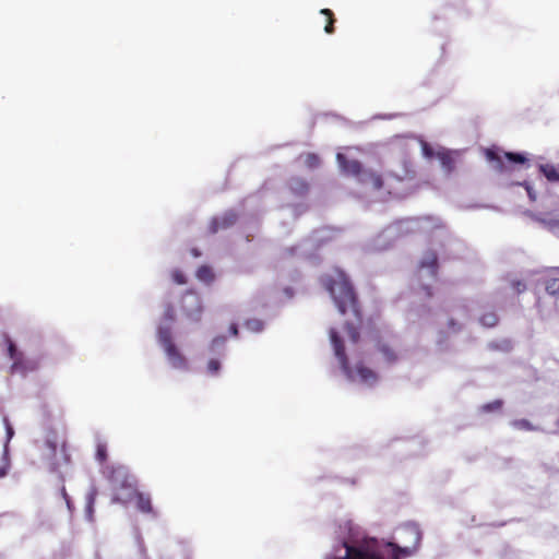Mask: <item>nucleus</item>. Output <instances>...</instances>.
I'll list each match as a JSON object with an SVG mask.
<instances>
[{"label": "nucleus", "instance_id": "nucleus-17", "mask_svg": "<svg viewBox=\"0 0 559 559\" xmlns=\"http://www.w3.org/2000/svg\"><path fill=\"white\" fill-rule=\"evenodd\" d=\"M195 276L199 281L210 284L214 281L215 275L211 266L201 265L195 273Z\"/></svg>", "mask_w": 559, "mask_h": 559}, {"label": "nucleus", "instance_id": "nucleus-33", "mask_svg": "<svg viewBox=\"0 0 559 559\" xmlns=\"http://www.w3.org/2000/svg\"><path fill=\"white\" fill-rule=\"evenodd\" d=\"M3 425L5 427L7 438H8V441H9L13 437L14 430H13V427L11 426V424L9 421V418L7 416L3 417Z\"/></svg>", "mask_w": 559, "mask_h": 559}, {"label": "nucleus", "instance_id": "nucleus-43", "mask_svg": "<svg viewBox=\"0 0 559 559\" xmlns=\"http://www.w3.org/2000/svg\"><path fill=\"white\" fill-rule=\"evenodd\" d=\"M295 250H296V248H294V247L293 248H288V249L285 250V254L292 255V254H294Z\"/></svg>", "mask_w": 559, "mask_h": 559}, {"label": "nucleus", "instance_id": "nucleus-12", "mask_svg": "<svg viewBox=\"0 0 559 559\" xmlns=\"http://www.w3.org/2000/svg\"><path fill=\"white\" fill-rule=\"evenodd\" d=\"M545 289L550 295L559 294V267L551 270L544 281Z\"/></svg>", "mask_w": 559, "mask_h": 559}, {"label": "nucleus", "instance_id": "nucleus-8", "mask_svg": "<svg viewBox=\"0 0 559 559\" xmlns=\"http://www.w3.org/2000/svg\"><path fill=\"white\" fill-rule=\"evenodd\" d=\"M238 214L235 211H227L219 217H214L210 224V231L216 234L221 229H227L236 224Z\"/></svg>", "mask_w": 559, "mask_h": 559}, {"label": "nucleus", "instance_id": "nucleus-38", "mask_svg": "<svg viewBox=\"0 0 559 559\" xmlns=\"http://www.w3.org/2000/svg\"><path fill=\"white\" fill-rule=\"evenodd\" d=\"M9 472V463L5 462L2 466H0V478L5 477Z\"/></svg>", "mask_w": 559, "mask_h": 559}, {"label": "nucleus", "instance_id": "nucleus-36", "mask_svg": "<svg viewBox=\"0 0 559 559\" xmlns=\"http://www.w3.org/2000/svg\"><path fill=\"white\" fill-rule=\"evenodd\" d=\"M46 445L51 453H53V454L56 453V451H57V442L56 441L48 439L46 441Z\"/></svg>", "mask_w": 559, "mask_h": 559}, {"label": "nucleus", "instance_id": "nucleus-19", "mask_svg": "<svg viewBox=\"0 0 559 559\" xmlns=\"http://www.w3.org/2000/svg\"><path fill=\"white\" fill-rule=\"evenodd\" d=\"M539 170L548 181H559V171L552 165H540Z\"/></svg>", "mask_w": 559, "mask_h": 559}, {"label": "nucleus", "instance_id": "nucleus-6", "mask_svg": "<svg viewBox=\"0 0 559 559\" xmlns=\"http://www.w3.org/2000/svg\"><path fill=\"white\" fill-rule=\"evenodd\" d=\"M180 309L187 319L199 322L203 311L199 294L193 290H187L181 297Z\"/></svg>", "mask_w": 559, "mask_h": 559}, {"label": "nucleus", "instance_id": "nucleus-1", "mask_svg": "<svg viewBox=\"0 0 559 559\" xmlns=\"http://www.w3.org/2000/svg\"><path fill=\"white\" fill-rule=\"evenodd\" d=\"M321 284L329 292L335 306L342 314L352 311L358 322L361 321V311L356 292L344 271L335 269L321 277Z\"/></svg>", "mask_w": 559, "mask_h": 559}, {"label": "nucleus", "instance_id": "nucleus-21", "mask_svg": "<svg viewBox=\"0 0 559 559\" xmlns=\"http://www.w3.org/2000/svg\"><path fill=\"white\" fill-rule=\"evenodd\" d=\"M320 13L326 17V24L324 26L325 33L333 34L335 23L334 13L330 9H322Z\"/></svg>", "mask_w": 559, "mask_h": 559}, {"label": "nucleus", "instance_id": "nucleus-11", "mask_svg": "<svg viewBox=\"0 0 559 559\" xmlns=\"http://www.w3.org/2000/svg\"><path fill=\"white\" fill-rule=\"evenodd\" d=\"M167 358L171 366L176 369H187V359L179 352L176 345H169L168 348L165 349Z\"/></svg>", "mask_w": 559, "mask_h": 559}, {"label": "nucleus", "instance_id": "nucleus-28", "mask_svg": "<svg viewBox=\"0 0 559 559\" xmlns=\"http://www.w3.org/2000/svg\"><path fill=\"white\" fill-rule=\"evenodd\" d=\"M171 278H173V281H174L176 284H178V285H183V284H186V283H187V277H186V275L183 274V272H182V271H180V270H174V271L171 272Z\"/></svg>", "mask_w": 559, "mask_h": 559}, {"label": "nucleus", "instance_id": "nucleus-10", "mask_svg": "<svg viewBox=\"0 0 559 559\" xmlns=\"http://www.w3.org/2000/svg\"><path fill=\"white\" fill-rule=\"evenodd\" d=\"M132 497L135 499L136 509L142 513L155 515L151 496L148 493L138 491L134 488L132 489Z\"/></svg>", "mask_w": 559, "mask_h": 559}, {"label": "nucleus", "instance_id": "nucleus-47", "mask_svg": "<svg viewBox=\"0 0 559 559\" xmlns=\"http://www.w3.org/2000/svg\"><path fill=\"white\" fill-rule=\"evenodd\" d=\"M112 501H114V502H121V499H120V498H118V497H114V498H112Z\"/></svg>", "mask_w": 559, "mask_h": 559}, {"label": "nucleus", "instance_id": "nucleus-18", "mask_svg": "<svg viewBox=\"0 0 559 559\" xmlns=\"http://www.w3.org/2000/svg\"><path fill=\"white\" fill-rule=\"evenodd\" d=\"M158 341L163 346L164 350L168 348L169 345H175V343L173 342L171 331L169 328H159Z\"/></svg>", "mask_w": 559, "mask_h": 559}, {"label": "nucleus", "instance_id": "nucleus-2", "mask_svg": "<svg viewBox=\"0 0 559 559\" xmlns=\"http://www.w3.org/2000/svg\"><path fill=\"white\" fill-rule=\"evenodd\" d=\"M330 338L334 348L335 356L337 357L343 372L349 380L359 379L362 383L373 385L377 383L378 373L371 368L367 367L362 361L356 364L353 368L349 366L347 355L342 338L335 329L330 330Z\"/></svg>", "mask_w": 559, "mask_h": 559}, {"label": "nucleus", "instance_id": "nucleus-7", "mask_svg": "<svg viewBox=\"0 0 559 559\" xmlns=\"http://www.w3.org/2000/svg\"><path fill=\"white\" fill-rule=\"evenodd\" d=\"M108 480L114 488H134L133 477L129 474L128 469L123 466H112L108 472Z\"/></svg>", "mask_w": 559, "mask_h": 559}, {"label": "nucleus", "instance_id": "nucleus-42", "mask_svg": "<svg viewBox=\"0 0 559 559\" xmlns=\"http://www.w3.org/2000/svg\"><path fill=\"white\" fill-rule=\"evenodd\" d=\"M526 190H527V193H528L531 200H535V195H534L532 189L528 186H526Z\"/></svg>", "mask_w": 559, "mask_h": 559}, {"label": "nucleus", "instance_id": "nucleus-27", "mask_svg": "<svg viewBox=\"0 0 559 559\" xmlns=\"http://www.w3.org/2000/svg\"><path fill=\"white\" fill-rule=\"evenodd\" d=\"M504 156L509 162L516 164H524L527 160V158L521 153L508 152Z\"/></svg>", "mask_w": 559, "mask_h": 559}, {"label": "nucleus", "instance_id": "nucleus-9", "mask_svg": "<svg viewBox=\"0 0 559 559\" xmlns=\"http://www.w3.org/2000/svg\"><path fill=\"white\" fill-rule=\"evenodd\" d=\"M337 162L340 164L341 169L347 174L352 175L356 178L359 177V175L362 171V165L357 159H349L344 154L338 153L337 154Z\"/></svg>", "mask_w": 559, "mask_h": 559}, {"label": "nucleus", "instance_id": "nucleus-25", "mask_svg": "<svg viewBox=\"0 0 559 559\" xmlns=\"http://www.w3.org/2000/svg\"><path fill=\"white\" fill-rule=\"evenodd\" d=\"M512 426L519 430L533 431L537 428L534 427L527 419H516L512 421Z\"/></svg>", "mask_w": 559, "mask_h": 559}, {"label": "nucleus", "instance_id": "nucleus-29", "mask_svg": "<svg viewBox=\"0 0 559 559\" xmlns=\"http://www.w3.org/2000/svg\"><path fill=\"white\" fill-rule=\"evenodd\" d=\"M246 326L253 332H260L263 329V322L258 319H252L246 322Z\"/></svg>", "mask_w": 559, "mask_h": 559}, {"label": "nucleus", "instance_id": "nucleus-45", "mask_svg": "<svg viewBox=\"0 0 559 559\" xmlns=\"http://www.w3.org/2000/svg\"><path fill=\"white\" fill-rule=\"evenodd\" d=\"M285 293L287 294L288 297L293 296V290L290 288H286Z\"/></svg>", "mask_w": 559, "mask_h": 559}, {"label": "nucleus", "instance_id": "nucleus-20", "mask_svg": "<svg viewBox=\"0 0 559 559\" xmlns=\"http://www.w3.org/2000/svg\"><path fill=\"white\" fill-rule=\"evenodd\" d=\"M96 490L95 489H92L87 497H86V508H85V512H86V516L90 521H93V513H94V504H95V500H96Z\"/></svg>", "mask_w": 559, "mask_h": 559}, {"label": "nucleus", "instance_id": "nucleus-14", "mask_svg": "<svg viewBox=\"0 0 559 559\" xmlns=\"http://www.w3.org/2000/svg\"><path fill=\"white\" fill-rule=\"evenodd\" d=\"M421 269H429L432 276L438 272V255L435 251H428L420 261Z\"/></svg>", "mask_w": 559, "mask_h": 559}, {"label": "nucleus", "instance_id": "nucleus-35", "mask_svg": "<svg viewBox=\"0 0 559 559\" xmlns=\"http://www.w3.org/2000/svg\"><path fill=\"white\" fill-rule=\"evenodd\" d=\"M487 157L489 160H495V162L501 163V157L493 151L488 150Z\"/></svg>", "mask_w": 559, "mask_h": 559}, {"label": "nucleus", "instance_id": "nucleus-40", "mask_svg": "<svg viewBox=\"0 0 559 559\" xmlns=\"http://www.w3.org/2000/svg\"><path fill=\"white\" fill-rule=\"evenodd\" d=\"M165 316L167 319L169 320H174L175 319V316H174V309L171 306L168 307V309L166 310L165 312Z\"/></svg>", "mask_w": 559, "mask_h": 559}, {"label": "nucleus", "instance_id": "nucleus-34", "mask_svg": "<svg viewBox=\"0 0 559 559\" xmlns=\"http://www.w3.org/2000/svg\"><path fill=\"white\" fill-rule=\"evenodd\" d=\"M448 326L453 332H459L461 330V324H459L454 319H450L448 321Z\"/></svg>", "mask_w": 559, "mask_h": 559}, {"label": "nucleus", "instance_id": "nucleus-49", "mask_svg": "<svg viewBox=\"0 0 559 559\" xmlns=\"http://www.w3.org/2000/svg\"><path fill=\"white\" fill-rule=\"evenodd\" d=\"M557 426L559 427V419H558Z\"/></svg>", "mask_w": 559, "mask_h": 559}, {"label": "nucleus", "instance_id": "nucleus-3", "mask_svg": "<svg viewBox=\"0 0 559 559\" xmlns=\"http://www.w3.org/2000/svg\"><path fill=\"white\" fill-rule=\"evenodd\" d=\"M415 175L416 173L412 162L408 159H403L401 173H395L391 170L386 173L383 178L380 174L376 171L362 169L357 180L361 185L370 187L374 190H380L382 188H388L390 190L394 182H401L404 180L413 179L415 178Z\"/></svg>", "mask_w": 559, "mask_h": 559}, {"label": "nucleus", "instance_id": "nucleus-15", "mask_svg": "<svg viewBox=\"0 0 559 559\" xmlns=\"http://www.w3.org/2000/svg\"><path fill=\"white\" fill-rule=\"evenodd\" d=\"M289 188L294 193L298 195H304L308 192L309 185L305 179L294 177L289 180Z\"/></svg>", "mask_w": 559, "mask_h": 559}, {"label": "nucleus", "instance_id": "nucleus-39", "mask_svg": "<svg viewBox=\"0 0 559 559\" xmlns=\"http://www.w3.org/2000/svg\"><path fill=\"white\" fill-rule=\"evenodd\" d=\"M61 493H62L63 499L67 502L68 508L71 509L70 498H69L64 487L61 488Z\"/></svg>", "mask_w": 559, "mask_h": 559}, {"label": "nucleus", "instance_id": "nucleus-13", "mask_svg": "<svg viewBox=\"0 0 559 559\" xmlns=\"http://www.w3.org/2000/svg\"><path fill=\"white\" fill-rule=\"evenodd\" d=\"M437 157L447 174H451L455 169V158L450 151H440L437 153Z\"/></svg>", "mask_w": 559, "mask_h": 559}, {"label": "nucleus", "instance_id": "nucleus-37", "mask_svg": "<svg viewBox=\"0 0 559 559\" xmlns=\"http://www.w3.org/2000/svg\"><path fill=\"white\" fill-rule=\"evenodd\" d=\"M61 452H62V455H63L64 463L66 464L70 463V455L67 452V448H66V443L64 442L61 445Z\"/></svg>", "mask_w": 559, "mask_h": 559}, {"label": "nucleus", "instance_id": "nucleus-44", "mask_svg": "<svg viewBox=\"0 0 559 559\" xmlns=\"http://www.w3.org/2000/svg\"><path fill=\"white\" fill-rule=\"evenodd\" d=\"M401 139H402V136H396L395 141L393 142V145H400V140Z\"/></svg>", "mask_w": 559, "mask_h": 559}, {"label": "nucleus", "instance_id": "nucleus-31", "mask_svg": "<svg viewBox=\"0 0 559 559\" xmlns=\"http://www.w3.org/2000/svg\"><path fill=\"white\" fill-rule=\"evenodd\" d=\"M221 369V362L217 359H211L207 362V371L211 374H216Z\"/></svg>", "mask_w": 559, "mask_h": 559}, {"label": "nucleus", "instance_id": "nucleus-22", "mask_svg": "<svg viewBox=\"0 0 559 559\" xmlns=\"http://www.w3.org/2000/svg\"><path fill=\"white\" fill-rule=\"evenodd\" d=\"M320 163V157L316 153H307L304 155V164L309 169L318 168Z\"/></svg>", "mask_w": 559, "mask_h": 559}, {"label": "nucleus", "instance_id": "nucleus-32", "mask_svg": "<svg viewBox=\"0 0 559 559\" xmlns=\"http://www.w3.org/2000/svg\"><path fill=\"white\" fill-rule=\"evenodd\" d=\"M421 150H423L424 156H426L427 158H431L435 156L433 148L425 141H421Z\"/></svg>", "mask_w": 559, "mask_h": 559}, {"label": "nucleus", "instance_id": "nucleus-48", "mask_svg": "<svg viewBox=\"0 0 559 559\" xmlns=\"http://www.w3.org/2000/svg\"><path fill=\"white\" fill-rule=\"evenodd\" d=\"M426 289H427V295H428V296H431L432 294H431V292H430V288H429V287H426Z\"/></svg>", "mask_w": 559, "mask_h": 559}, {"label": "nucleus", "instance_id": "nucleus-16", "mask_svg": "<svg viewBox=\"0 0 559 559\" xmlns=\"http://www.w3.org/2000/svg\"><path fill=\"white\" fill-rule=\"evenodd\" d=\"M378 350L381 353L386 364L392 365L397 360V354L390 345L379 344Z\"/></svg>", "mask_w": 559, "mask_h": 559}, {"label": "nucleus", "instance_id": "nucleus-5", "mask_svg": "<svg viewBox=\"0 0 559 559\" xmlns=\"http://www.w3.org/2000/svg\"><path fill=\"white\" fill-rule=\"evenodd\" d=\"M8 345V355L10 359H12V365L10 367V372L26 374L29 371L36 370L38 362L32 359H27L24 357L23 353L19 352L15 344L10 337L5 338Z\"/></svg>", "mask_w": 559, "mask_h": 559}, {"label": "nucleus", "instance_id": "nucleus-46", "mask_svg": "<svg viewBox=\"0 0 559 559\" xmlns=\"http://www.w3.org/2000/svg\"><path fill=\"white\" fill-rule=\"evenodd\" d=\"M192 254H193L194 257H199V255H200V252H199L197 249H193V250H192Z\"/></svg>", "mask_w": 559, "mask_h": 559}, {"label": "nucleus", "instance_id": "nucleus-23", "mask_svg": "<svg viewBox=\"0 0 559 559\" xmlns=\"http://www.w3.org/2000/svg\"><path fill=\"white\" fill-rule=\"evenodd\" d=\"M479 321L484 326L492 328L498 323L499 319L495 312L490 311L481 314Z\"/></svg>", "mask_w": 559, "mask_h": 559}, {"label": "nucleus", "instance_id": "nucleus-4", "mask_svg": "<svg viewBox=\"0 0 559 559\" xmlns=\"http://www.w3.org/2000/svg\"><path fill=\"white\" fill-rule=\"evenodd\" d=\"M345 556L328 559H384L379 543L376 539L364 540L357 545L344 543Z\"/></svg>", "mask_w": 559, "mask_h": 559}, {"label": "nucleus", "instance_id": "nucleus-24", "mask_svg": "<svg viewBox=\"0 0 559 559\" xmlns=\"http://www.w3.org/2000/svg\"><path fill=\"white\" fill-rule=\"evenodd\" d=\"M503 406L501 400H495L492 402L481 405L480 409L483 413L499 412Z\"/></svg>", "mask_w": 559, "mask_h": 559}, {"label": "nucleus", "instance_id": "nucleus-26", "mask_svg": "<svg viewBox=\"0 0 559 559\" xmlns=\"http://www.w3.org/2000/svg\"><path fill=\"white\" fill-rule=\"evenodd\" d=\"M107 445L104 442H98L96 445V459L98 462L104 463L107 460Z\"/></svg>", "mask_w": 559, "mask_h": 559}, {"label": "nucleus", "instance_id": "nucleus-30", "mask_svg": "<svg viewBox=\"0 0 559 559\" xmlns=\"http://www.w3.org/2000/svg\"><path fill=\"white\" fill-rule=\"evenodd\" d=\"M347 334L352 342L356 343L359 340V332L353 324H346Z\"/></svg>", "mask_w": 559, "mask_h": 559}, {"label": "nucleus", "instance_id": "nucleus-41", "mask_svg": "<svg viewBox=\"0 0 559 559\" xmlns=\"http://www.w3.org/2000/svg\"><path fill=\"white\" fill-rule=\"evenodd\" d=\"M229 331L230 333L234 335V336H237L238 335V328L236 324H231L230 328H229Z\"/></svg>", "mask_w": 559, "mask_h": 559}]
</instances>
